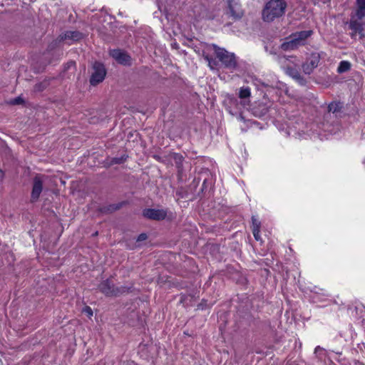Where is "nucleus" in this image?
Instances as JSON below:
<instances>
[{
  "label": "nucleus",
  "instance_id": "nucleus-1",
  "mask_svg": "<svg viewBox=\"0 0 365 365\" xmlns=\"http://www.w3.org/2000/svg\"><path fill=\"white\" fill-rule=\"evenodd\" d=\"M287 4L284 0H269L262 11V18L264 22L270 23L283 16L285 14Z\"/></svg>",
  "mask_w": 365,
  "mask_h": 365
},
{
  "label": "nucleus",
  "instance_id": "nucleus-2",
  "mask_svg": "<svg viewBox=\"0 0 365 365\" xmlns=\"http://www.w3.org/2000/svg\"><path fill=\"white\" fill-rule=\"evenodd\" d=\"M207 47L212 46L216 54V57L222 63L223 66L230 71H234L237 67V62L235 53H230L223 48H220L216 44L207 45Z\"/></svg>",
  "mask_w": 365,
  "mask_h": 365
},
{
  "label": "nucleus",
  "instance_id": "nucleus-3",
  "mask_svg": "<svg viewBox=\"0 0 365 365\" xmlns=\"http://www.w3.org/2000/svg\"><path fill=\"white\" fill-rule=\"evenodd\" d=\"M356 19H351L350 28L355 32L361 33L365 30V0H356Z\"/></svg>",
  "mask_w": 365,
  "mask_h": 365
},
{
  "label": "nucleus",
  "instance_id": "nucleus-4",
  "mask_svg": "<svg viewBox=\"0 0 365 365\" xmlns=\"http://www.w3.org/2000/svg\"><path fill=\"white\" fill-rule=\"evenodd\" d=\"M106 73V69L103 63L95 62L93 64V86L103 82Z\"/></svg>",
  "mask_w": 365,
  "mask_h": 365
},
{
  "label": "nucleus",
  "instance_id": "nucleus-5",
  "mask_svg": "<svg viewBox=\"0 0 365 365\" xmlns=\"http://www.w3.org/2000/svg\"><path fill=\"white\" fill-rule=\"evenodd\" d=\"M168 215L167 210L146 208L143 211V215L149 220L160 221L165 219Z\"/></svg>",
  "mask_w": 365,
  "mask_h": 365
},
{
  "label": "nucleus",
  "instance_id": "nucleus-6",
  "mask_svg": "<svg viewBox=\"0 0 365 365\" xmlns=\"http://www.w3.org/2000/svg\"><path fill=\"white\" fill-rule=\"evenodd\" d=\"M320 56L317 53H312L306 62L302 63V67L305 74H311L314 69L319 65Z\"/></svg>",
  "mask_w": 365,
  "mask_h": 365
},
{
  "label": "nucleus",
  "instance_id": "nucleus-7",
  "mask_svg": "<svg viewBox=\"0 0 365 365\" xmlns=\"http://www.w3.org/2000/svg\"><path fill=\"white\" fill-rule=\"evenodd\" d=\"M110 56L114 58L118 63L128 66L130 65L131 58L123 50L121 49H112L110 51Z\"/></svg>",
  "mask_w": 365,
  "mask_h": 365
},
{
  "label": "nucleus",
  "instance_id": "nucleus-8",
  "mask_svg": "<svg viewBox=\"0 0 365 365\" xmlns=\"http://www.w3.org/2000/svg\"><path fill=\"white\" fill-rule=\"evenodd\" d=\"M43 190V180L42 177L40 175H36L34 178L33 181V187L31 195V201L36 202Z\"/></svg>",
  "mask_w": 365,
  "mask_h": 365
},
{
  "label": "nucleus",
  "instance_id": "nucleus-9",
  "mask_svg": "<svg viewBox=\"0 0 365 365\" xmlns=\"http://www.w3.org/2000/svg\"><path fill=\"white\" fill-rule=\"evenodd\" d=\"M286 73L294 79L299 85L305 86L307 83L306 79L301 75L298 69L292 66H287L286 68Z\"/></svg>",
  "mask_w": 365,
  "mask_h": 365
},
{
  "label": "nucleus",
  "instance_id": "nucleus-10",
  "mask_svg": "<svg viewBox=\"0 0 365 365\" xmlns=\"http://www.w3.org/2000/svg\"><path fill=\"white\" fill-rule=\"evenodd\" d=\"M269 106L265 103H258L255 104L251 109L253 115L257 118L264 116L269 111Z\"/></svg>",
  "mask_w": 365,
  "mask_h": 365
},
{
  "label": "nucleus",
  "instance_id": "nucleus-11",
  "mask_svg": "<svg viewBox=\"0 0 365 365\" xmlns=\"http://www.w3.org/2000/svg\"><path fill=\"white\" fill-rule=\"evenodd\" d=\"M300 44L295 40V38L291 35L289 38H287V41H284L281 45V48L283 51H292L297 48Z\"/></svg>",
  "mask_w": 365,
  "mask_h": 365
},
{
  "label": "nucleus",
  "instance_id": "nucleus-12",
  "mask_svg": "<svg viewBox=\"0 0 365 365\" xmlns=\"http://www.w3.org/2000/svg\"><path fill=\"white\" fill-rule=\"evenodd\" d=\"M82 38V34L76 31H68L60 36V41H78Z\"/></svg>",
  "mask_w": 365,
  "mask_h": 365
},
{
  "label": "nucleus",
  "instance_id": "nucleus-13",
  "mask_svg": "<svg viewBox=\"0 0 365 365\" xmlns=\"http://www.w3.org/2000/svg\"><path fill=\"white\" fill-rule=\"evenodd\" d=\"M239 98L242 100L244 106L248 105L250 101L249 98L251 96V90L248 86H242L239 91Z\"/></svg>",
  "mask_w": 365,
  "mask_h": 365
},
{
  "label": "nucleus",
  "instance_id": "nucleus-14",
  "mask_svg": "<svg viewBox=\"0 0 365 365\" xmlns=\"http://www.w3.org/2000/svg\"><path fill=\"white\" fill-rule=\"evenodd\" d=\"M230 12L231 16L234 19L237 20L242 17L243 11L241 9V6L235 3L233 4L228 5Z\"/></svg>",
  "mask_w": 365,
  "mask_h": 365
},
{
  "label": "nucleus",
  "instance_id": "nucleus-15",
  "mask_svg": "<svg viewBox=\"0 0 365 365\" xmlns=\"http://www.w3.org/2000/svg\"><path fill=\"white\" fill-rule=\"evenodd\" d=\"M100 289L106 295L116 294L113 285L108 280L103 281L100 284Z\"/></svg>",
  "mask_w": 365,
  "mask_h": 365
},
{
  "label": "nucleus",
  "instance_id": "nucleus-16",
  "mask_svg": "<svg viewBox=\"0 0 365 365\" xmlns=\"http://www.w3.org/2000/svg\"><path fill=\"white\" fill-rule=\"evenodd\" d=\"M312 34V31H302L299 32H296L292 34V36L295 38L298 43L302 45L303 44V41H305L307 38H309Z\"/></svg>",
  "mask_w": 365,
  "mask_h": 365
},
{
  "label": "nucleus",
  "instance_id": "nucleus-17",
  "mask_svg": "<svg viewBox=\"0 0 365 365\" xmlns=\"http://www.w3.org/2000/svg\"><path fill=\"white\" fill-rule=\"evenodd\" d=\"M148 239V235L147 234L145 233H141L140 234L137 239H136V242L133 244V245H130V244H128L127 245V248L130 249V250H134L137 247H140V242H143L145 240H146Z\"/></svg>",
  "mask_w": 365,
  "mask_h": 365
},
{
  "label": "nucleus",
  "instance_id": "nucleus-18",
  "mask_svg": "<svg viewBox=\"0 0 365 365\" xmlns=\"http://www.w3.org/2000/svg\"><path fill=\"white\" fill-rule=\"evenodd\" d=\"M202 56L205 58V60L207 62L208 66L211 69H215L218 65V62L216 61V59L213 58L212 57L210 56L204 50L202 52Z\"/></svg>",
  "mask_w": 365,
  "mask_h": 365
},
{
  "label": "nucleus",
  "instance_id": "nucleus-19",
  "mask_svg": "<svg viewBox=\"0 0 365 365\" xmlns=\"http://www.w3.org/2000/svg\"><path fill=\"white\" fill-rule=\"evenodd\" d=\"M173 160L176 168H178V173L180 174L182 171V162L184 160V158L180 153H174Z\"/></svg>",
  "mask_w": 365,
  "mask_h": 365
},
{
  "label": "nucleus",
  "instance_id": "nucleus-20",
  "mask_svg": "<svg viewBox=\"0 0 365 365\" xmlns=\"http://www.w3.org/2000/svg\"><path fill=\"white\" fill-rule=\"evenodd\" d=\"M351 63L347 61H341L337 68V72L339 73H343L350 70Z\"/></svg>",
  "mask_w": 365,
  "mask_h": 365
},
{
  "label": "nucleus",
  "instance_id": "nucleus-21",
  "mask_svg": "<svg viewBox=\"0 0 365 365\" xmlns=\"http://www.w3.org/2000/svg\"><path fill=\"white\" fill-rule=\"evenodd\" d=\"M342 106L340 103L332 102L328 106V111L332 113H336L339 112Z\"/></svg>",
  "mask_w": 365,
  "mask_h": 365
},
{
  "label": "nucleus",
  "instance_id": "nucleus-22",
  "mask_svg": "<svg viewBox=\"0 0 365 365\" xmlns=\"http://www.w3.org/2000/svg\"><path fill=\"white\" fill-rule=\"evenodd\" d=\"M127 158H128V156L125 155H123L120 157L113 158L111 160V163L112 164H122L126 160Z\"/></svg>",
  "mask_w": 365,
  "mask_h": 365
},
{
  "label": "nucleus",
  "instance_id": "nucleus-23",
  "mask_svg": "<svg viewBox=\"0 0 365 365\" xmlns=\"http://www.w3.org/2000/svg\"><path fill=\"white\" fill-rule=\"evenodd\" d=\"M176 195L179 198H184L187 197V192L183 187H180L176 190Z\"/></svg>",
  "mask_w": 365,
  "mask_h": 365
},
{
  "label": "nucleus",
  "instance_id": "nucleus-24",
  "mask_svg": "<svg viewBox=\"0 0 365 365\" xmlns=\"http://www.w3.org/2000/svg\"><path fill=\"white\" fill-rule=\"evenodd\" d=\"M252 230H260L261 223L254 216L252 217Z\"/></svg>",
  "mask_w": 365,
  "mask_h": 365
},
{
  "label": "nucleus",
  "instance_id": "nucleus-25",
  "mask_svg": "<svg viewBox=\"0 0 365 365\" xmlns=\"http://www.w3.org/2000/svg\"><path fill=\"white\" fill-rule=\"evenodd\" d=\"M125 204H126V202H119L117 204H113V205H110V207L112 210H117L120 209Z\"/></svg>",
  "mask_w": 365,
  "mask_h": 365
},
{
  "label": "nucleus",
  "instance_id": "nucleus-26",
  "mask_svg": "<svg viewBox=\"0 0 365 365\" xmlns=\"http://www.w3.org/2000/svg\"><path fill=\"white\" fill-rule=\"evenodd\" d=\"M24 102V100L21 97L15 98L11 101V103L13 105H19Z\"/></svg>",
  "mask_w": 365,
  "mask_h": 365
},
{
  "label": "nucleus",
  "instance_id": "nucleus-27",
  "mask_svg": "<svg viewBox=\"0 0 365 365\" xmlns=\"http://www.w3.org/2000/svg\"><path fill=\"white\" fill-rule=\"evenodd\" d=\"M46 88V85L43 83H38L35 86V91H43Z\"/></svg>",
  "mask_w": 365,
  "mask_h": 365
},
{
  "label": "nucleus",
  "instance_id": "nucleus-28",
  "mask_svg": "<svg viewBox=\"0 0 365 365\" xmlns=\"http://www.w3.org/2000/svg\"><path fill=\"white\" fill-rule=\"evenodd\" d=\"M259 232H260L259 230H252V233H253L254 237L257 241L260 240Z\"/></svg>",
  "mask_w": 365,
  "mask_h": 365
},
{
  "label": "nucleus",
  "instance_id": "nucleus-29",
  "mask_svg": "<svg viewBox=\"0 0 365 365\" xmlns=\"http://www.w3.org/2000/svg\"><path fill=\"white\" fill-rule=\"evenodd\" d=\"M83 312H85L88 317L91 316V308L88 306H86L84 309H83Z\"/></svg>",
  "mask_w": 365,
  "mask_h": 365
},
{
  "label": "nucleus",
  "instance_id": "nucleus-30",
  "mask_svg": "<svg viewBox=\"0 0 365 365\" xmlns=\"http://www.w3.org/2000/svg\"><path fill=\"white\" fill-rule=\"evenodd\" d=\"M324 351V349L322 347H321V346H317L315 348V349H314V354H319L320 352H322V351Z\"/></svg>",
  "mask_w": 365,
  "mask_h": 365
},
{
  "label": "nucleus",
  "instance_id": "nucleus-31",
  "mask_svg": "<svg viewBox=\"0 0 365 365\" xmlns=\"http://www.w3.org/2000/svg\"><path fill=\"white\" fill-rule=\"evenodd\" d=\"M228 5L233 4L235 3H237L235 0H227Z\"/></svg>",
  "mask_w": 365,
  "mask_h": 365
},
{
  "label": "nucleus",
  "instance_id": "nucleus-32",
  "mask_svg": "<svg viewBox=\"0 0 365 365\" xmlns=\"http://www.w3.org/2000/svg\"><path fill=\"white\" fill-rule=\"evenodd\" d=\"M205 305H204V304L202 302L200 304H198L197 307H198V309H203L205 308Z\"/></svg>",
  "mask_w": 365,
  "mask_h": 365
},
{
  "label": "nucleus",
  "instance_id": "nucleus-33",
  "mask_svg": "<svg viewBox=\"0 0 365 365\" xmlns=\"http://www.w3.org/2000/svg\"><path fill=\"white\" fill-rule=\"evenodd\" d=\"M74 64H75L74 62L71 61V62L69 63V66H74Z\"/></svg>",
  "mask_w": 365,
  "mask_h": 365
}]
</instances>
